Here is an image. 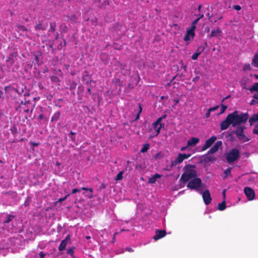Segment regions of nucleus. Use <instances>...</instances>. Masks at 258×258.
Listing matches in <instances>:
<instances>
[{"label": "nucleus", "instance_id": "58", "mask_svg": "<svg viewBox=\"0 0 258 258\" xmlns=\"http://www.w3.org/2000/svg\"><path fill=\"white\" fill-rule=\"evenodd\" d=\"M250 69V66L249 64H245L244 67V70H249Z\"/></svg>", "mask_w": 258, "mask_h": 258}, {"label": "nucleus", "instance_id": "5", "mask_svg": "<svg viewBox=\"0 0 258 258\" xmlns=\"http://www.w3.org/2000/svg\"><path fill=\"white\" fill-rule=\"evenodd\" d=\"M240 156L239 151L237 149H232L227 154L226 160L228 163H232L236 160Z\"/></svg>", "mask_w": 258, "mask_h": 258}, {"label": "nucleus", "instance_id": "61", "mask_svg": "<svg viewBox=\"0 0 258 258\" xmlns=\"http://www.w3.org/2000/svg\"><path fill=\"white\" fill-rule=\"evenodd\" d=\"M211 111H209V110L208 109L207 112L206 113V117L207 118H208L210 116Z\"/></svg>", "mask_w": 258, "mask_h": 258}, {"label": "nucleus", "instance_id": "21", "mask_svg": "<svg viewBox=\"0 0 258 258\" xmlns=\"http://www.w3.org/2000/svg\"><path fill=\"white\" fill-rule=\"evenodd\" d=\"M42 22L39 21V23L37 24L35 27V30H45L47 28V25H43L42 24Z\"/></svg>", "mask_w": 258, "mask_h": 258}, {"label": "nucleus", "instance_id": "26", "mask_svg": "<svg viewBox=\"0 0 258 258\" xmlns=\"http://www.w3.org/2000/svg\"><path fill=\"white\" fill-rule=\"evenodd\" d=\"M60 114V113L59 111H57V112H55L54 114V115H53V116L52 117L51 121V122L57 121L58 120V119L59 118Z\"/></svg>", "mask_w": 258, "mask_h": 258}, {"label": "nucleus", "instance_id": "29", "mask_svg": "<svg viewBox=\"0 0 258 258\" xmlns=\"http://www.w3.org/2000/svg\"><path fill=\"white\" fill-rule=\"evenodd\" d=\"M220 32L221 31L218 28L216 30H213L211 31V37H216L220 33Z\"/></svg>", "mask_w": 258, "mask_h": 258}, {"label": "nucleus", "instance_id": "43", "mask_svg": "<svg viewBox=\"0 0 258 258\" xmlns=\"http://www.w3.org/2000/svg\"><path fill=\"white\" fill-rule=\"evenodd\" d=\"M38 119L39 120H44L45 121H47V118L46 117H44V115H43V114H40L38 116Z\"/></svg>", "mask_w": 258, "mask_h": 258}, {"label": "nucleus", "instance_id": "7", "mask_svg": "<svg viewBox=\"0 0 258 258\" xmlns=\"http://www.w3.org/2000/svg\"><path fill=\"white\" fill-rule=\"evenodd\" d=\"M191 156L190 154H181L179 153L175 160L171 163V166H175L176 164L181 163L184 159L188 158Z\"/></svg>", "mask_w": 258, "mask_h": 258}, {"label": "nucleus", "instance_id": "40", "mask_svg": "<svg viewBox=\"0 0 258 258\" xmlns=\"http://www.w3.org/2000/svg\"><path fill=\"white\" fill-rule=\"evenodd\" d=\"M227 107L226 105L224 104H221V108H220V112L219 113V114L223 113L226 109H227Z\"/></svg>", "mask_w": 258, "mask_h": 258}, {"label": "nucleus", "instance_id": "31", "mask_svg": "<svg viewBox=\"0 0 258 258\" xmlns=\"http://www.w3.org/2000/svg\"><path fill=\"white\" fill-rule=\"evenodd\" d=\"M150 147V145L148 143L145 144L144 145L143 148L141 149L140 152L142 153H145L147 152Z\"/></svg>", "mask_w": 258, "mask_h": 258}, {"label": "nucleus", "instance_id": "49", "mask_svg": "<svg viewBox=\"0 0 258 258\" xmlns=\"http://www.w3.org/2000/svg\"><path fill=\"white\" fill-rule=\"evenodd\" d=\"M218 108H219V106H216L215 107L210 108L209 109V111L212 112V111L216 110Z\"/></svg>", "mask_w": 258, "mask_h": 258}, {"label": "nucleus", "instance_id": "14", "mask_svg": "<svg viewBox=\"0 0 258 258\" xmlns=\"http://www.w3.org/2000/svg\"><path fill=\"white\" fill-rule=\"evenodd\" d=\"M166 234V231L165 230H156L155 235L153 237L155 240H157L164 237Z\"/></svg>", "mask_w": 258, "mask_h": 258}, {"label": "nucleus", "instance_id": "45", "mask_svg": "<svg viewBox=\"0 0 258 258\" xmlns=\"http://www.w3.org/2000/svg\"><path fill=\"white\" fill-rule=\"evenodd\" d=\"M252 133L254 135H258V124L254 126V127L252 131Z\"/></svg>", "mask_w": 258, "mask_h": 258}, {"label": "nucleus", "instance_id": "62", "mask_svg": "<svg viewBox=\"0 0 258 258\" xmlns=\"http://www.w3.org/2000/svg\"><path fill=\"white\" fill-rule=\"evenodd\" d=\"M70 236L67 235L63 240H65L66 242H67L68 243V241L70 240Z\"/></svg>", "mask_w": 258, "mask_h": 258}, {"label": "nucleus", "instance_id": "44", "mask_svg": "<svg viewBox=\"0 0 258 258\" xmlns=\"http://www.w3.org/2000/svg\"><path fill=\"white\" fill-rule=\"evenodd\" d=\"M200 55V52H195L191 56V59L193 60L197 59L198 56Z\"/></svg>", "mask_w": 258, "mask_h": 258}, {"label": "nucleus", "instance_id": "3", "mask_svg": "<svg viewBox=\"0 0 258 258\" xmlns=\"http://www.w3.org/2000/svg\"><path fill=\"white\" fill-rule=\"evenodd\" d=\"M34 106L35 104H33L30 100L22 101L18 107H16V109L20 112L28 113L29 111L32 112Z\"/></svg>", "mask_w": 258, "mask_h": 258}, {"label": "nucleus", "instance_id": "4", "mask_svg": "<svg viewBox=\"0 0 258 258\" xmlns=\"http://www.w3.org/2000/svg\"><path fill=\"white\" fill-rule=\"evenodd\" d=\"M202 180L200 178L196 177L191 180L188 181L187 184V187L191 189L200 190L199 188L201 186Z\"/></svg>", "mask_w": 258, "mask_h": 258}, {"label": "nucleus", "instance_id": "20", "mask_svg": "<svg viewBox=\"0 0 258 258\" xmlns=\"http://www.w3.org/2000/svg\"><path fill=\"white\" fill-rule=\"evenodd\" d=\"M161 176V175L159 174L158 173H156L153 176L149 178L148 182L149 183H154L156 182V180L158 178H160Z\"/></svg>", "mask_w": 258, "mask_h": 258}, {"label": "nucleus", "instance_id": "37", "mask_svg": "<svg viewBox=\"0 0 258 258\" xmlns=\"http://www.w3.org/2000/svg\"><path fill=\"white\" fill-rule=\"evenodd\" d=\"M222 143L221 141H217V142H216V143L215 144V145L213 146L214 148H215V149L218 151V149H219V148L222 146Z\"/></svg>", "mask_w": 258, "mask_h": 258}, {"label": "nucleus", "instance_id": "30", "mask_svg": "<svg viewBox=\"0 0 258 258\" xmlns=\"http://www.w3.org/2000/svg\"><path fill=\"white\" fill-rule=\"evenodd\" d=\"M253 66L254 67L258 68V53L255 54L252 60Z\"/></svg>", "mask_w": 258, "mask_h": 258}, {"label": "nucleus", "instance_id": "17", "mask_svg": "<svg viewBox=\"0 0 258 258\" xmlns=\"http://www.w3.org/2000/svg\"><path fill=\"white\" fill-rule=\"evenodd\" d=\"M81 189L86 191V192H84L83 194L85 195L86 197L89 199L93 198V189L92 188H87L83 187L81 188Z\"/></svg>", "mask_w": 258, "mask_h": 258}, {"label": "nucleus", "instance_id": "9", "mask_svg": "<svg viewBox=\"0 0 258 258\" xmlns=\"http://www.w3.org/2000/svg\"><path fill=\"white\" fill-rule=\"evenodd\" d=\"M201 194H202V197L205 204L206 205L210 204L212 201L210 191L208 189L205 190L204 192H202L201 190H199Z\"/></svg>", "mask_w": 258, "mask_h": 258}, {"label": "nucleus", "instance_id": "41", "mask_svg": "<svg viewBox=\"0 0 258 258\" xmlns=\"http://www.w3.org/2000/svg\"><path fill=\"white\" fill-rule=\"evenodd\" d=\"M186 34H187V35L191 36L192 38H193L195 35V32H194L193 31H191L189 29L187 30Z\"/></svg>", "mask_w": 258, "mask_h": 258}, {"label": "nucleus", "instance_id": "48", "mask_svg": "<svg viewBox=\"0 0 258 258\" xmlns=\"http://www.w3.org/2000/svg\"><path fill=\"white\" fill-rule=\"evenodd\" d=\"M233 8L236 11H239L241 9V7L239 5H233Z\"/></svg>", "mask_w": 258, "mask_h": 258}, {"label": "nucleus", "instance_id": "50", "mask_svg": "<svg viewBox=\"0 0 258 258\" xmlns=\"http://www.w3.org/2000/svg\"><path fill=\"white\" fill-rule=\"evenodd\" d=\"M81 189H78V188H74L73 190H72V194H74L77 192H80L81 191Z\"/></svg>", "mask_w": 258, "mask_h": 258}, {"label": "nucleus", "instance_id": "8", "mask_svg": "<svg viewBox=\"0 0 258 258\" xmlns=\"http://www.w3.org/2000/svg\"><path fill=\"white\" fill-rule=\"evenodd\" d=\"M230 124L232 125V122L230 117V114H229L227 116L226 119L220 123V129L222 131L226 130L229 127Z\"/></svg>", "mask_w": 258, "mask_h": 258}, {"label": "nucleus", "instance_id": "6", "mask_svg": "<svg viewBox=\"0 0 258 258\" xmlns=\"http://www.w3.org/2000/svg\"><path fill=\"white\" fill-rule=\"evenodd\" d=\"M165 117L166 115H164V116L158 118L157 120L153 123V127L155 131V136H158L160 133L161 128L164 127V124L161 123V121L163 119L165 118Z\"/></svg>", "mask_w": 258, "mask_h": 258}, {"label": "nucleus", "instance_id": "24", "mask_svg": "<svg viewBox=\"0 0 258 258\" xmlns=\"http://www.w3.org/2000/svg\"><path fill=\"white\" fill-rule=\"evenodd\" d=\"M237 138L238 139V140L240 141H241L242 142H248L250 140V139L249 138H248L247 137H246L244 134L243 135H240V136H239L238 137H237Z\"/></svg>", "mask_w": 258, "mask_h": 258}, {"label": "nucleus", "instance_id": "13", "mask_svg": "<svg viewBox=\"0 0 258 258\" xmlns=\"http://www.w3.org/2000/svg\"><path fill=\"white\" fill-rule=\"evenodd\" d=\"M115 65L120 68L122 74L126 75L129 74L130 71L127 69L126 64L122 63L120 61H117L115 63Z\"/></svg>", "mask_w": 258, "mask_h": 258}, {"label": "nucleus", "instance_id": "12", "mask_svg": "<svg viewBox=\"0 0 258 258\" xmlns=\"http://www.w3.org/2000/svg\"><path fill=\"white\" fill-rule=\"evenodd\" d=\"M217 137L215 136H212L209 139L206 140L205 145L202 147V151H205L212 146V145L215 142Z\"/></svg>", "mask_w": 258, "mask_h": 258}, {"label": "nucleus", "instance_id": "27", "mask_svg": "<svg viewBox=\"0 0 258 258\" xmlns=\"http://www.w3.org/2000/svg\"><path fill=\"white\" fill-rule=\"evenodd\" d=\"M67 243H68L66 242L65 240H62L60 245L58 246V250L59 251H62L63 250L65 249Z\"/></svg>", "mask_w": 258, "mask_h": 258}, {"label": "nucleus", "instance_id": "16", "mask_svg": "<svg viewBox=\"0 0 258 258\" xmlns=\"http://www.w3.org/2000/svg\"><path fill=\"white\" fill-rule=\"evenodd\" d=\"M249 90L251 92H256V93H255L253 96V97L254 99H256V100H258V82L257 83H255L249 89Z\"/></svg>", "mask_w": 258, "mask_h": 258}, {"label": "nucleus", "instance_id": "64", "mask_svg": "<svg viewBox=\"0 0 258 258\" xmlns=\"http://www.w3.org/2000/svg\"><path fill=\"white\" fill-rule=\"evenodd\" d=\"M254 117L255 118L256 120L258 122V113L256 114H254Z\"/></svg>", "mask_w": 258, "mask_h": 258}, {"label": "nucleus", "instance_id": "15", "mask_svg": "<svg viewBox=\"0 0 258 258\" xmlns=\"http://www.w3.org/2000/svg\"><path fill=\"white\" fill-rule=\"evenodd\" d=\"M64 17L66 21H69L72 24L78 22V18L75 14H72L71 16L66 15Z\"/></svg>", "mask_w": 258, "mask_h": 258}, {"label": "nucleus", "instance_id": "52", "mask_svg": "<svg viewBox=\"0 0 258 258\" xmlns=\"http://www.w3.org/2000/svg\"><path fill=\"white\" fill-rule=\"evenodd\" d=\"M257 103H258V100H256L255 99L251 100V101L250 102V104L251 105H254V104H257Z\"/></svg>", "mask_w": 258, "mask_h": 258}, {"label": "nucleus", "instance_id": "2", "mask_svg": "<svg viewBox=\"0 0 258 258\" xmlns=\"http://www.w3.org/2000/svg\"><path fill=\"white\" fill-rule=\"evenodd\" d=\"M184 172L181 175L180 181L185 183L197 176V171L195 169L194 166L186 165L184 166Z\"/></svg>", "mask_w": 258, "mask_h": 258}, {"label": "nucleus", "instance_id": "55", "mask_svg": "<svg viewBox=\"0 0 258 258\" xmlns=\"http://www.w3.org/2000/svg\"><path fill=\"white\" fill-rule=\"evenodd\" d=\"M106 187V185L105 183H102L101 184V185H100V186L99 188H100V190H101V189H104V188H105Z\"/></svg>", "mask_w": 258, "mask_h": 258}, {"label": "nucleus", "instance_id": "56", "mask_svg": "<svg viewBox=\"0 0 258 258\" xmlns=\"http://www.w3.org/2000/svg\"><path fill=\"white\" fill-rule=\"evenodd\" d=\"M125 250L128 252H132L134 251L133 249H132L131 247H126L125 249Z\"/></svg>", "mask_w": 258, "mask_h": 258}, {"label": "nucleus", "instance_id": "46", "mask_svg": "<svg viewBox=\"0 0 258 258\" xmlns=\"http://www.w3.org/2000/svg\"><path fill=\"white\" fill-rule=\"evenodd\" d=\"M217 151L213 146L208 152V154H213L216 152Z\"/></svg>", "mask_w": 258, "mask_h": 258}, {"label": "nucleus", "instance_id": "34", "mask_svg": "<svg viewBox=\"0 0 258 258\" xmlns=\"http://www.w3.org/2000/svg\"><path fill=\"white\" fill-rule=\"evenodd\" d=\"M123 171H121L119 172L115 178V180H120L123 178Z\"/></svg>", "mask_w": 258, "mask_h": 258}, {"label": "nucleus", "instance_id": "36", "mask_svg": "<svg viewBox=\"0 0 258 258\" xmlns=\"http://www.w3.org/2000/svg\"><path fill=\"white\" fill-rule=\"evenodd\" d=\"M138 106H139V112H138V114H137V116H136V117L135 118V120H138V119H139V118H140V113L142 111V107L141 104L139 103L138 104Z\"/></svg>", "mask_w": 258, "mask_h": 258}, {"label": "nucleus", "instance_id": "38", "mask_svg": "<svg viewBox=\"0 0 258 258\" xmlns=\"http://www.w3.org/2000/svg\"><path fill=\"white\" fill-rule=\"evenodd\" d=\"M17 27L20 31L25 32L27 31V29L23 25H17Z\"/></svg>", "mask_w": 258, "mask_h": 258}, {"label": "nucleus", "instance_id": "60", "mask_svg": "<svg viewBox=\"0 0 258 258\" xmlns=\"http://www.w3.org/2000/svg\"><path fill=\"white\" fill-rule=\"evenodd\" d=\"M200 20H199L198 18H197L196 20H195L192 22V24H194V25H196V24H197V23L198 22V21H199Z\"/></svg>", "mask_w": 258, "mask_h": 258}, {"label": "nucleus", "instance_id": "42", "mask_svg": "<svg viewBox=\"0 0 258 258\" xmlns=\"http://www.w3.org/2000/svg\"><path fill=\"white\" fill-rule=\"evenodd\" d=\"M257 121L254 117V115L253 114L251 117L249 118V122L250 125H252L253 122Z\"/></svg>", "mask_w": 258, "mask_h": 258}, {"label": "nucleus", "instance_id": "35", "mask_svg": "<svg viewBox=\"0 0 258 258\" xmlns=\"http://www.w3.org/2000/svg\"><path fill=\"white\" fill-rule=\"evenodd\" d=\"M75 134H76V133L75 132H73V131H71L69 135V136L71 138V140L73 142H75L76 141V139L75 137L74 136V135Z\"/></svg>", "mask_w": 258, "mask_h": 258}, {"label": "nucleus", "instance_id": "33", "mask_svg": "<svg viewBox=\"0 0 258 258\" xmlns=\"http://www.w3.org/2000/svg\"><path fill=\"white\" fill-rule=\"evenodd\" d=\"M60 29L61 32L64 33L67 32L68 31V28L64 24H62L60 25Z\"/></svg>", "mask_w": 258, "mask_h": 258}, {"label": "nucleus", "instance_id": "51", "mask_svg": "<svg viewBox=\"0 0 258 258\" xmlns=\"http://www.w3.org/2000/svg\"><path fill=\"white\" fill-rule=\"evenodd\" d=\"M69 196V195H67L64 197L59 199L57 201V202H62V201H64L65 200H66V199L67 198V197Z\"/></svg>", "mask_w": 258, "mask_h": 258}, {"label": "nucleus", "instance_id": "53", "mask_svg": "<svg viewBox=\"0 0 258 258\" xmlns=\"http://www.w3.org/2000/svg\"><path fill=\"white\" fill-rule=\"evenodd\" d=\"M189 40H190V36L187 35V34H186V35L184 37V40L187 41H189Z\"/></svg>", "mask_w": 258, "mask_h": 258}, {"label": "nucleus", "instance_id": "10", "mask_svg": "<svg viewBox=\"0 0 258 258\" xmlns=\"http://www.w3.org/2000/svg\"><path fill=\"white\" fill-rule=\"evenodd\" d=\"M244 191L248 200L251 201L254 199L255 192L252 188L249 187H244Z\"/></svg>", "mask_w": 258, "mask_h": 258}, {"label": "nucleus", "instance_id": "19", "mask_svg": "<svg viewBox=\"0 0 258 258\" xmlns=\"http://www.w3.org/2000/svg\"><path fill=\"white\" fill-rule=\"evenodd\" d=\"M245 128V127L244 126H238L236 128V130L234 131L236 137H238L240 135H243Z\"/></svg>", "mask_w": 258, "mask_h": 258}, {"label": "nucleus", "instance_id": "28", "mask_svg": "<svg viewBox=\"0 0 258 258\" xmlns=\"http://www.w3.org/2000/svg\"><path fill=\"white\" fill-rule=\"evenodd\" d=\"M15 218V216L12 215H7L5 221L4 222V223H9L11 221L13 220V219Z\"/></svg>", "mask_w": 258, "mask_h": 258}, {"label": "nucleus", "instance_id": "18", "mask_svg": "<svg viewBox=\"0 0 258 258\" xmlns=\"http://www.w3.org/2000/svg\"><path fill=\"white\" fill-rule=\"evenodd\" d=\"M200 142V139L198 138L192 137L188 140L187 146H194L197 145Z\"/></svg>", "mask_w": 258, "mask_h": 258}, {"label": "nucleus", "instance_id": "39", "mask_svg": "<svg viewBox=\"0 0 258 258\" xmlns=\"http://www.w3.org/2000/svg\"><path fill=\"white\" fill-rule=\"evenodd\" d=\"M74 247H71L69 248L67 250V254L70 255L73 257H75L74 255Z\"/></svg>", "mask_w": 258, "mask_h": 258}, {"label": "nucleus", "instance_id": "57", "mask_svg": "<svg viewBox=\"0 0 258 258\" xmlns=\"http://www.w3.org/2000/svg\"><path fill=\"white\" fill-rule=\"evenodd\" d=\"M204 48H202L201 47H198L196 50V52H200V54L201 53L202 51H203Z\"/></svg>", "mask_w": 258, "mask_h": 258}, {"label": "nucleus", "instance_id": "25", "mask_svg": "<svg viewBox=\"0 0 258 258\" xmlns=\"http://www.w3.org/2000/svg\"><path fill=\"white\" fill-rule=\"evenodd\" d=\"M226 208V202L224 200L222 203L219 204L218 205V209L219 211H223Z\"/></svg>", "mask_w": 258, "mask_h": 258}, {"label": "nucleus", "instance_id": "11", "mask_svg": "<svg viewBox=\"0 0 258 258\" xmlns=\"http://www.w3.org/2000/svg\"><path fill=\"white\" fill-rule=\"evenodd\" d=\"M17 57V53L14 52L10 54L6 60L7 67L10 69L14 63L15 58Z\"/></svg>", "mask_w": 258, "mask_h": 258}, {"label": "nucleus", "instance_id": "32", "mask_svg": "<svg viewBox=\"0 0 258 258\" xmlns=\"http://www.w3.org/2000/svg\"><path fill=\"white\" fill-rule=\"evenodd\" d=\"M50 28L49 30V31L53 32L56 30V25L55 22H51L50 23Z\"/></svg>", "mask_w": 258, "mask_h": 258}, {"label": "nucleus", "instance_id": "63", "mask_svg": "<svg viewBox=\"0 0 258 258\" xmlns=\"http://www.w3.org/2000/svg\"><path fill=\"white\" fill-rule=\"evenodd\" d=\"M62 41H63V45H62V42H61L60 44H61V46H64L67 44V42H66V40L64 39H62Z\"/></svg>", "mask_w": 258, "mask_h": 258}, {"label": "nucleus", "instance_id": "59", "mask_svg": "<svg viewBox=\"0 0 258 258\" xmlns=\"http://www.w3.org/2000/svg\"><path fill=\"white\" fill-rule=\"evenodd\" d=\"M39 256L41 258H44L45 254L42 251H41L39 253Z\"/></svg>", "mask_w": 258, "mask_h": 258}, {"label": "nucleus", "instance_id": "22", "mask_svg": "<svg viewBox=\"0 0 258 258\" xmlns=\"http://www.w3.org/2000/svg\"><path fill=\"white\" fill-rule=\"evenodd\" d=\"M113 84L115 86H123V82L119 78H114L112 80Z\"/></svg>", "mask_w": 258, "mask_h": 258}, {"label": "nucleus", "instance_id": "47", "mask_svg": "<svg viewBox=\"0 0 258 258\" xmlns=\"http://www.w3.org/2000/svg\"><path fill=\"white\" fill-rule=\"evenodd\" d=\"M34 60L36 61V62L39 65L40 64V62L39 61V56L38 55H35L34 57Z\"/></svg>", "mask_w": 258, "mask_h": 258}, {"label": "nucleus", "instance_id": "1", "mask_svg": "<svg viewBox=\"0 0 258 258\" xmlns=\"http://www.w3.org/2000/svg\"><path fill=\"white\" fill-rule=\"evenodd\" d=\"M230 117L232 122V126H241L240 124L245 123L248 119L247 113L238 114V111L235 110L230 113Z\"/></svg>", "mask_w": 258, "mask_h": 258}, {"label": "nucleus", "instance_id": "54", "mask_svg": "<svg viewBox=\"0 0 258 258\" xmlns=\"http://www.w3.org/2000/svg\"><path fill=\"white\" fill-rule=\"evenodd\" d=\"M196 28V25H194V24H191V27L189 29L195 32Z\"/></svg>", "mask_w": 258, "mask_h": 258}, {"label": "nucleus", "instance_id": "23", "mask_svg": "<svg viewBox=\"0 0 258 258\" xmlns=\"http://www.w3.org/2000/svg\"><path fill=\"white\" fill-rule=\"evenodd\" d=\"M231 169H232L231 167H229L227 169H226L225 170H224L223 175H222V177L223 179H226V178H227V177H228L229 176H231Z\"/></svg>", "mask_w": 258, "mask_h": 258}]
</instances>
